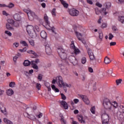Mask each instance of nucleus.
Wrapping results in <instances>:
<instances>
[{
	"label": "nucleus",
	"mask_w": 124,
	"mask_h": 124,
	"mask_svg": "<svg viewBox=\"0 0 124 124\" xmlns=\"http://www.w3.org/2000/svg\"><path fill=\"white\" fill-rule=\"evenodd\" d=\"M103 105L105 109L107 110H111L112 106H113V104H112L111 101L108 98H105L103 100Z\"/></svg>",
	"instance_id": "nucleus-1"
},
{
	"label": "nucleus",
	"mask_w": 124,
	"mask_h": 124,
	"mask_svg": "<svg viewBox=\"0 0 124 124\" xmlns=\"http://www.w3.org/2000/svg\"><path fill=\"white\" fill-rule=\"evenodd\" d=\"M57 83L58 84L59 87L62 88V87H65V83L63 82L62 80V78L61 76H58L56 78Z\"/></svg>",
	"instance_id": "nucleus-2"
},
{
	"label": "nucleus",
	"mask_w": 124,
	"mask_h": 124,
	"mask_svg": "<svg viewBox=\"0 0 124 124\" xmlns=\"http://www.w3.org/2000/svg\"><path fill=\"white\" fill-rule=\"evenodd\" d=\"M102 124H108L109 122V115L107 113H104L102 115Z\"/></svg>",
	"instance_id": "nucleus-3"
},
{
	"label": "nucleus",
	"mask_w": 124,
	"mask_h": 124,
	"mask_svg": "<svg viewBox=\"0 0 124 124\" xmlns=\"http://www.w3.org/2000/svg\"><path fill=\"white\" fill-rule=\"evenodd\" d=\"M95 12L96 15H99V14L101 13V14H104L105 15H107L108 12H106V8H103L102 9V10H98V8H96L95 9Z\"/></svg>",
	"instance_id": "nucleus-4"
},
{
	"label": "nucleus",
	"mask_w": 124,
	"mask_h": 124,
	"mask_svg": "<svg viewBox=\"0 0 124 124\" xmlns=\"http://www.w3.org/2000/svg\"><path fill=\"white\" fill-rule=\"evenodd\" d=\"M69 13L71 16L75 17L79 15V11L75 9H72L69 10Z\"/></svg>",
	"instance_id": "nucleus-5"
},
{
	"label": "nucleus",
	"mask_w": 124,
	"mask_h": 124,
	"mask_svg": "<svg viewBox=\"0 0 124 124\" xmlns=\"http://www.w3.org/2000/svg\"><path fill=\"white\" fill-rule=\"evenodd\" d=\"M68 60L70 62H71V63H73L74 65H76L77 63H78V61H77L76 58L75 57V56H70L68 57Z\"/></svg>",
	"instance_id": "nucleus-6"
},
{
	"label": "nucleus",
	"mask_w": 124,
	"mask_h": 124,
	"mask_svg": "<svg viewBox=\"0 0 124 124\" xmlns=\"http://www.w3.org/2000/svg\"><path fill=\"white\" fill-rule=\"evenodd\" d=\"M75 33L76 34L77 37H78V40L81 41V42L83 43V44H84V45H86V41H85V40H84L83 39H81L82 38V34H81L80 33H79L77 31L75 32Z\"/></svg>",
	"instance_id": "nucleus-7"
},
{
	"label": "nucleus",
	"mask_w": 124,
	"mask_h": 124,
	"mask_svg": "<svg viewBox=\"0 0 124 124\" xmlns=\"http://www.w3.org/2000/svg\"><path fill=\"white\" fill-rule=\"evenodd\" d=\"M28 17L29 20L32 21L34 18H37V16L35 14V13L31 11L28 16Z\"/></svg>",
	"instance_id": "nucleus-8"
},
{
	"label": "nucleus",
	"mask_w": 124,
	"mask_h": 124,
	"mask_svg": "<svg viewBox=\"0 0 124 124\" xmlns=\"http://www.w3.org/2000/svg\"><path fill=\"white\" fill-rule=\"evenodd\" d=\"M46 47V52L47 55H51L52 53V50L51 49V47H50V45L49 44H47L45 46Z\"/></svg>",
	"instance_id": "nucleus-9"
},
{
	"label": "nucleus",
	"mask_w": 124,
	"mask_h": 124,
	"mask_svg": "<svg viewBox=\"0 0 124 124\" xmlns=\"http://www.w3.org/2000/svg\"><path fill=\"white\" fill-rule=\"evenodd\" d=\"M60 117V121L62 124H66V120L64 119V117H63V115H62V113H60L59 114Z\"/></svg>",
	"instance_id": "nucleus-10"
},
{
	"label": "nucleus",
	"mask_w": 124,
	"mask_h": 124,
	"mask_svg": "<svg viewBox=\"0 0 124 124\" xmlns=\"http://www.w3.org/2000/svg\"><path fill=\"white\" fill-rule=\"evenodd\" d=\"M61 69L64 75H67V74H68V70L66 67L62 66L61 68Z\"/></svg>",
	"instance_id": "nucleus-11"
},
{
	"label": "nucleus",
	"mask_w": 124,
	"mask_h": 124,
	"mask_svg": "<svg viewBox=\"0 0 124 124\" xmlns=\"http://www.w3.org/2000/svg\"><path fill=\"white\" fill-rule=\"evenodd\" d=\"M28 33H31L34 31V28L32 25H28L26 28Z\"/></svg>",
	"instance_id": "nucleus-12"
},
{
	"label": "nucleus",
	"mask_w": 124,
	"mask_h": 124,
	"mask_svg": "<svg viewBox=\"0 0 124 124\" xmlns=\"http://www.w3.org/2000/svg\"><path fill=\"white\" fill-rule=\"evenodd\" d=\"M71 47L74 49V52L75 54H76V55H78V53H80V50H79L78 48L76 49V46H75L74 44H72L71 45Z\"/></svg>",
	"instance_id": "nucleus-13"
},
{
	"label": "nucleus",
	"mask_w": 124,
	"mask_h": 124,
	"mask_svg": "<svg viewBox=\"0 0 124 124\" xmlns=\"http://www.w3.org/2000/svg\"><path fill=\"white\" fill-rule=\"evenodd\" d=\"M14 18L16 21H21V16H20V14L16 13L14 15Z\"/></svg>",
	"instance_id": "nucleus-14"
},
{
	"label": "nucleus",
	"mask_w": 124,
	"mask_h": 124,
	"mask_svg": "<svg viewBox=\"0 0 124 124\" xmlns=\"http://www.w3.org/2000/svg\"><path fill=\"white\" fill-rule=\"evenodd\" d=\"M59 56L62 60H66V59H67V55L66 53H62V52H60Z\"/></svg>",
	"instance_id": "nucleus-15"
},
{
	"label": "nucleus",
	"mask_w": 124,
	"mask_h": 124,
	"mask_svg": "<svg viewBox=\"0 0 124 124\" xmlns=\"http://www.w3.org/2000/svg\"><path fill=\"white\" fill-rule=\"evenodd\" d=\"M40 35L42 38L44 39H46L47 38V33L44 31H42L40 33Z\"/></svg>",
	"instance_id": "nucleus-16"
},
{
	"label": "nucleus",
	"mask_w": 124,
	"mask_h": 124,
	"mask_svg": "<svg viewBox=\"0 0 124 124\" xmlns=\"http://www.w3.org/2000/svg\"><path fill=\"white\" fill-rule=\"evenodd\" d=\"M44 18L46 24L50 27V22H49V18L48 17V16H47V15L45 14Z\"/></svg>",
	"instance_id": "nucleus-17"
},
{
	"label": "nucleus",
	"mask_w": 124,
	"mask_h": 124,
	"mask_svg": "<svg viewBox=\"0 0 124 124\" xmlns=\"http://www.w3.org/2000/svg\"><path fill=\"white\" fill-rule=\"evenodd\" d=\"M78 119L79 121V122L81 123V124H85L86 123V121L83 120V116H82L81 114L78 116Z\"/></svg>",
	"instance_id": "nucleus-18"
},
{
	"label": "nucleus",
	"mask_w": 124,
	"mask_h": 124,
	"mask_svg": "<svg viewBox=\"0 0 124 124\" xmlns=\"http://www.w3.org/2000/svg\"><path fill=\"white\" fill-rule=\"evenodd\" d=\"M61 104L62 105L65 109H68V105H67V103L64 101H62L61 102Z\"/></svg>",
	"instance_id": "nucleus-19"
},
{
	"label": "nucleus",
	"mask_w": 124,
	"mask_h": 124,
	"mask_svg": "<svg viewBox=\"0 0 124 124\" xmlns=\"http://www.w3.org/2000/svg\"><path fill=\"white\" fill-rule=\"evenodd\" d=\"M26 115H27V118H29V119H31L32 121H34V120H36L35 116L33 115H31V116L28 113H25V116Z\"/></svg>",
	"instance_id": "nucleus-20"
},
{
	"label": "nucleus",
	"mask_w": 124,
	"mask_h": 124,
	"mask_svg": "<svg viewBox=\"0 0 124 124\" xmlns=\"http://www.w3.org/2000/svg\"><path fill=\"white\" fill-rule=\"evenodd\" d=\"M14 94V92L12 89H9L7 91V94L9 96H11Z\"/></svg>",
	"instance_id": "nucleus-21"
},
{
	"label": "nucleus",
	"mask_w": 124,
	"mask_h": 124,
	"mask_svg": "<svg viewBox=\"0 0 124 124\" xmlns=\"http://www.w3.org/2000/svg\"><path fill=\"white\" fill-rule=\"evenodd\" d=\"M31 64V62L29 60H25L23 62V65H24V66H29Z\"/></svg>",
	"instance_id": "nucleus-22"
},
{
	"label": "nucleus",
	"mask_w": 124,
	"mask_h": 124,
	"mask_svg": "<svg viewBox=\"0 0 124 124\" xmlns=\"http://www.w3.org/2000/svg\"><path fill=\"white\" fill-rule=\"evenodd\" d=\"M30 36L32 38H33L34 37H35L36 36V33H35V31L34 30L33 31H32L30 33H28Z\"/></svg>",
	"instance_id": "nucleus-23"
},
{
	"label": "nucleus",
	"mask_w": 124,
	"mask_h": 124,
	"mask_svg": "<svg viewBox=\"0 0 124 124\" xmlns=\"http://www.w3.org/2000/svg\"><path fill=\"white\" fill-rule=\"evenodd\" d=\"M104 6L106 8V9H109L111 7V3L110 2H106L104 4Z\"/></svg>",
	"instance_id": "nucleus-24"
},
{
	"label": "nucleus",
	"mask_w": 124,
	"mask_h": 124,
	"mask_svg": "<svg viewBox=\"0 0 124 124\" xmlns=\"http://www.w3.org/2000/svg\"><path fill=\"white\" fill-rule=\"evenodd\" d=\"M60 1L65 8H67L68 7V4L65 2V1L63 0H60Z\"/></svg>",
	"instance_id": "nucleus-25"
},
{
	"label": "nucleus",
	"mask_w": 124,
	"mask_h": 124,
	"mask_svg": "<svg viewBox=\"0 0 124 124\" xmlns=\"http://www.w3.org/2000/svg\"><path fill=\"white\" fill-rule=\"evenodd\" d=\"M104 62L106 63V64H108L111 62V61L110 60V59L108 58V57L106 56L104 60Z\"/></svg>",
	"instance_id": "nucleus-26"
},
{
	"label": "nucleus",
	"mask_w": 124,
	"mask_h": 124,
	"mask_svg": "<svg viewBox=\"0 0 124 124\" xmlns=\"http://www.w3.org/2000/svg\"><path fill=\"white\" fill-rule=\"evenodd\" d=\"M51 88H52V90L53 91H54V92H55L56 93H59L60 92V90H59V89L56 88V86H55V85H52L51 86Z\"/></svg>",
	"instance_id": "nucleus-27"
},
{
	"label": "nucleus",
	"mask_w": 124,
	"mask_h": 124,
	"mask_svg": "<svg viewBox=\"0 0 124 124\" xmlns=\"http://www.w3.org/2000/svg\"><path fill=\"white\" fill-rule=\"evenodd\" d=\"M3 121H4V122L5 123V124H13V123H12V122L10 121V120H9L8 119H7L6 118H4Z\"/></svg>",
	"instance_id": "nucleus-28"
},
{
	"label": "nucleus",
	"mask_w": 124,
	"mask_h": 124,
	"mask_svg": "<svg viewBox=\"0 0 124 124\" xmlns=\"http://www.w3.org/2000/svg\"><path fill=\"white\" fill-rule=\"evenodd\" d=\"M1 112L4 114V115H6V108L4 107H0Z\"/></svg>",
	"instance_id": "nucleus-29"
},
{
	"label": "nucleus",
	"mask_w": 124,
	"mask_h": 124,
	"mask_svg": "<svg viewBox=\"0 0 124 124\" xmlns=\"http://www.w3.org/2000/svg\"><path fill=\"white\" fill-rule=\"evenodd\" d=\"M118 20L122 24H124V16H118Z\"/></svg>",
	"instance_id": "nucleus-30"
},
{
	"label": "nucleus",
	"mask_w": 124,
	"mask_h": 124,
	"mask_svg": "<svg viewBox=\"0 0 124 124\" xmlns=\"http://www.w3.org/2000/svg\"><path fill=\"white\" fill-rule=\"evenodd\" d=\"M83 101L87 105H89V104H90V100H89V99L88 98V97H87V96H85V98L83 99Z\"/></svg>",
	"instance_id": "nucleus-31"
},
{
	"label": "nucleus",
	"mask_w": 124,
	"mask_h": 124,
	"mask_svg": "<svg viewBox=\"0 0 124 124\" xmlns=\"http://www.w3.org/2000/svg\"><path fill=\"white\" fill-rule=\"evenodd\" d=\"M31 65L34 69H36V70L38 69V66L36 64H34V62H31Z\"/></svg>",
	"instance_id": "nucleus-32"
},
{
	"label": "nucleus",
	"mask_w": 124,
	"mask_h": 124,
	"mask_svg": "<svg viewBox=\"0 0 124 124\" xmlns=\"http://www.w3.org/2000/svg\"><path fill=\"white\" fill-rule=\"evenodd\" d=\"M20 44H22V46H25V47H28L29 45L27 43V42L25 41H21Z\"/></svg>",
	"instance_id": "nucleus-33"
},
{
	"label": "nucleus",
	"mask_w": 124,
	"mask_h": 124,
	"mask_svg": "<svg viewBox=\"0 0 124 124\" xmlns=\"http://www.w3.org/2000/svg\"><path fill=\"white\" fill-rule=\"evenodd\" d=\"M58 52L59 55H60V53H65L64 52V49H63L62 47L58 48Z\"/></svg>",
	"instance_id": "nucleus-34"
},
{
	"label": "nucleus",
	"mask_w": 124,
	"mask_h": 124,
	"mask_svg": "<svg viewBox=\"0 0 124 124\" xmlns=\"http://www.w3.org/2000/svg\"><path fill=\"white\" fill-rule=\"evenodd\" d=\"M99 38L100 41H102V40L103 38V33H102V31L99 32Z\"/></svg>",
	"instance_id": "nucleus-35"
},
{
	"label": "nucleus",
	"mask_w": 124,
	"mask_h": 124,
	"mask_svg": "<svg viewBox=\"0 0 124 124\" xmlns=\"http://www.w3.org/2000/svg\"><path fill=\"white\" fill-rule=\"evenodd\" d=\"M6 29H7V30H11V31H12V30H14V29H13V28H12V27H11V26H10V24H9V23H8V24H7L6 25Z\"/></svg>",
	"instance_id": "nucleus-36"
},
{
	"label": "nucleus",
	"mask_w": 124,
	"mask_h": 124,
	"mask_svg": "<svg viewBox=\"0 0 124 124\" xmlns=\"http://www.w3.org/2000/svg\"><path fill=\"white\" fill-rule=\"evenodd\" d=\"M86 62H87V59L86 57H83L81 59V63H82V64H85Z\"/></svg>",
	"instance_id": "nucleus-37"
},
{
	"label": "nucleus",
	"mask_w": 124,
	"mask_h": 124,
	"mask_svg": "<svg viewBox=\"0 0 124 124\" xmlns=\"http://www.w3.org/2000/svg\"><path fill=\"white\" fill-rule=\"evenodd\" d=\"M31 62H34V64H37V63L40 62V61H39V59H37L35 61H32Z\"/></svg>",
	"instance_id": "nucleus-38"
},
{
	"label": "nucleus",
	"mask_w": 124,
	"mask_h": 124,
	"mask_svg": "<svg viewBox=\"0 0 124 124\" xmlns=\"http://www.w3.org/2000/svg\"><path fill=\"white\" fill-rule=\"evenodd\" d=\"M15 82H11L10 83L9 87L10 88H14L15 87Z\"/></svg>",
	"instance_id": "nucleus-39"
},
{
	"label": "nucleus",
	"mask_w": 124,
	"mask_h": 124,
	"mask_svg": "<svg viewBox=\"0 0 124 124\" xmlns=\"http://www.w3.org/2000/svg\"><path fill=\"white\" fill-rule=\"evenodd\" d=\"M91 111L92 114H95V107H93L91 108Z\"/></svg>",
	"instance_id": "nucleus-40"
},
{
	"label": "nucleus",
	"mask_w": 124,
	"mask_h": 124,
	"mask_svg": "<svg viewBox=\"0 0 124 124\" xmlns=\"http://www.w3.org/2000/svg\"><path fill=\"white\" fill-rule=\"evenodd\" d=\"M122 81H123V80L122 79H117L116 80V84L117 85V86H119V85H120V84H121V83H122Z\"/></svg>",
	"instance_id": "nucleus-41"
},
{
	"label": "nucleus",
	"mask_w": 124,
	"mask_h": 124,
	"mask_svg": "<svg viewBox=\"0 0 124 124\" xmlns=\"http://www.w3.org/2000/svg\"><path fill=\"white\" fill-rule=\"evenodd\" d=\"M51 14L52 16H56V8H54L51 11Z\"/></svg>",
	"instance_id": "nucleus-42"
},
{
	"label": "nucleus",
	"mask_w": 124,
	"mask_h": 124,
	"mask_svg": "<svg viewBox=\"0 0 124 124\" xmlns=\"http://www.w3.org/2000/svg\"><path fill=\"white\" fill-rule=\"evenodd\" d=\"M85 46L86 47L87 50H88V55L90 54H92L93 53V51H92V49L91 48H88V46L86 45Z\"/></svg>",
	"instance_id": "nucleus-43"
},
{
	"label": "nucleus",
	"mask_w": 124,
	"mask_h": 124,
	"mask_svg": "<svg viewBox=\"0 0 124 124\" xmlns=\"http://www.w3.org/2000/svg\"><path fill=\"white\" fill-rule=\"evenodd\" d=\"M5 33H6V34H7L8 36H11L12 35V33H11V32L8 31H5Z\"/></svg>",
	"instance_id": "nucleus-44"
},
{
	"label": "nucleus",
	"mask_w": 124,
	"mask_h": 124,
	"mask_svg": "<svg viewBox=\"0 0 124 124\" xmlns=\"http://www.w3.org/2000/svg\"><path fill=\"white\" fill-rule=\"evenodd\" d=\"M29 42L31 46H34V41L33 40H29Z\"/></svg>",
	"instance_id": "nucleus-45"
},
{
	"label": "nucleus",
	"mask_w": 124,
	"mask_h": 124,
	"mask_svg": "<svg viewBox=\"0 0 124 124\" xmlns=\"http://www.w3.org/2000/svg\"><path fill=\"white\" fill-rule=\"evenodd\" d=\"M61 95L62 96V99H63V100H65V99H66V96H65V95H64V94L62 93L61 94Z\"/></svg>",
	"instance_id": "nucleus-46"
},
{
	"label": "nucleus",
	"mask_w": 124,
	"mask_h": 124,
	"mask_svg": "<svg viewBox=\"0 0 124 124\" xmlns=\"http://www.w3.org/2000/svg\"><path fill=\"white\" fill-rule=\"evenodd\" d=\"M6 7H8L9 8H12V7H14V4L11 3L8 6H6Z\"/></svg>",
	"instance_id": "nucleus-47"
},
{
	"label": "nucleus",
	"mask_w": 124,
	"mask_h": 124,
	"mask_svg": "<svg viewBox=\"0 0 124 124\" xmlns=\"http://www.w3.org/2000/svg\"><path fill=\"white\" fill-rule=\"evenodd\" d=\"M19 51L21 52V53H23L24 52H26L27 51V47H24L22 49H19Z\"/></svg>",
	"instance_id": "nucleus-48"
},
{
	"label": "nucleus",
	"mask_w": 124,
	"mask_h": 124,
	"mask_svg": "<svg viewBox=\"0 0 124 124\" xmlns=\"http://www.w3.org/2000/svg\"><path fill=\"white\" fill-rule=\"evenodd\" d=\"M36 88L38 90H40V88H41V85L39 83H37L36 85Z\"/></svg>",
	"instance_id": "nucleus-49"
},
{
	"label": "nucleus",
	"mask_w": 124,
	"mask_h": 124,
	"mask_svg": "<svg viewBox=\"0 0 124 124\" xmlns=\"http://www.w3.org/2000/svg\"><path fill=\"white\" fill-rule=\"evenodd\" d=\"M89 58L91 61H93V60H95V61H96V59H95V58L94 57V55L89 56Z\"/></svg>",
	"instance_id": "nucleus-50"
},
{
	"label": "nucleus",
	"mask_w": 124,
	"mask_h": 124,
	"mask_svg": "<svg viewBox=\"0 0 124 124\" xmlns=\"http://www.w3.org/2000/svg\"><path fill=\"white\" fill-rule=\"evenodd\" d=\"M114 38V35H113V34H112V33H109L108 39L109 40H112V38Z\"/></svg>",
	"instance_id": "nucleus-51"
},
{
	"label": "nucleus",
	"mask_w": 124,
	"mask_h": 124,
	"mask_svg": "<svg viewBox=\"0 0 124 124\" xmlns=\"http://www.w3.org/2000/svg\"><path fill=\"white\" fill-rule=\"evenodd\" d=\"M23 11H24V12L27 13L28 16H29V15H30V13H31V11H30L26 9H24Z\"/></svg>",
	"instance_id": "nucleus-52"
},
{
	"label": "nucleus",
	"mask_w": 124,
	"mask_h": 124,
	"mask_svg": "<svg viewBox=\"0 0 124 124\" xmlns=\"http://www.w3.org/2000/svg\"><path fill=\"white\" fill-rule=\"evenodd\" d=\"M8 23H9V24H12L14 23V21L13 19H10L8 20Z\"/></svg>",
	"instance_id": "nucleus-53"
},
{
	"label": "nucleus",
	"mask_w": 124,
	"mask_h": 124,
	"mask_svg": "<svg viewBox=\"0 0 124 124\" xmlns=\"http://www.w3.org/2000/svg\"><path fill=\"white\" fill-rule=\"evenodd\" d=\"M112 29L113 31H118V29H117V27L113 26L112 27Z\"/></svg>",
	"instance_id": "nucleus-54"
},
{
	"label": "nucleus",
	"mask_w": 124,
	"mask_h": 124,
	"mask_svg": "<svg viewBox=\"0 0 124 124\" xmlns=\"http://www.w3.org/2000/svg\"><path fill=\"white\" fill-rule=\"evenodd\" d=\"M113 103L114 104V105H113V107H114V108H118V104H117V102L114 101Z\"/></svg>",
	"instance_id": "nucleus-55"
},
{
	"label": "nucleus",
	"mask_w": 124,
	"mask_h": 124,
	"mask_svg": "<svg viewBox=\"0 0 124 124\" xmlns=\"http://www.w3.org/2000/svg\"><path fill=\"white\" fill-rule=\"evenodd\" d=\"M95 5L96 6H98V7H100V8L102 7V5L99 3V2L96 3Z\"/></svg>",
	"instance_id": "nucleus-56"
},
{
	"label": "nucleus",
	"mask_w": 124,
	"mask_h": 124,
	"mask_svg": "<svg viewBox=\"0 0 124 124\" xmlns=\"http://www.w3.org/2000/svg\"><path fill=\"white\" fill-rule=\"evenodd\" d=\"M116 42H111L110 43V46H115L116 45Z\"/></svg>",
	"instance_id": "nucleus-57"
},
{
	"label": "nucleus",
	"mask_w": 124,
	"mask_h": 124,
	"mask_svg": "<svg viewBox=\"0 0 124 124\" xmlns=\"http://www.w3.org/2000/svg\"><path fill=\"white\" fill-rule=\"evenodd\" d=\"M107 27V24L106 23H103L101 26V28H102V29H104V28H106Z\"/></svg>",
	"instance_id": "nucleus-58"
},
{
	"label": "nucleus",
	"mask_w": 124,
	"mask_h": 124,
	"mask_svg": "<svg viewBox=\"0 0 124 124\" xmlns=\"http://www.w3.org/2000/svg\"><path fill=\"white\" fill-rule=\"evenodd\" d=\"M88 70L89 72H91V73H93V68L92 67H89Z\"/></svg>",
	"instance_id": "nucleus-59"
},
{
	"label": "nucleus",
	"mask_w": 124,
	"mask_h": 124,
	"mask_svg": "<svg viewBox=\"0 0 124 124\" xmlns=\"http://www.w3.org/2000/svg\"><path fill=\"white\" fill-rule=\"evenodd\" d=\"M87 2L89 3V4L92 5L93 3L92 0H87Z\"/></svg>",
	"instance_id": "nucleus-60"
},
{
	"label": "nucleus",
	"mask_w": 124,
	"mask_h": 124,
	"mask_svg": "<svg viewBox=\"0 0 124 124\" xmlns=\"http://www.w3.org/2000/svg\"><path fill=\"white\" fill-rule=\"evenodd\" d=\"M38 79L39 81H41V80H42V76H41V74H39L38 75Z\"/></svg>",
	"instance_id": "nucleus-61"
},
{
	"label": "nucleus",
	"mask_w": 124,
	"mask_h": 124,
	"mask_svg": "<svg viewBox=\"0 0 124 124\" xmlns=\"http://www.w3.org/2000/svg\"><path fill=\"white\" fill-rule=\"evenodd\" d=\"M74 102H75L76 104H77V103L79 102V100L78 99H74Z\"/></svg>",
	"instance_id": "nucleus-62"
},
{
	"label": "nucleus",
	"mask_w": 124,
	"mask_h": 124,
	"mask_svg": "<svg viewBox=\"0 0 124 124\" xmlns=\"http://www.w3.org/2000/svg\"><path fill=\"white\" fill-rule=\"evenodd\" d=\"M17 59H18V57H17V56L14 57L13 61H14V62H16L17 61Z\"/></svg>",
	"instance_id": "nucleus-63"
},
{
	"label": "nucleus",
	"mask_w": 124,
	"mask_h": 124,
	"mask_svg": "<svg viewBox=\"0 0 124 124\" xmlns=\"http://www.w3.org/2000/svg\"><path fill=\"white\" fill-rule=\"evenodd\" d=\"M35 29L37 31H39V27H38L37 26H35Z\"/></svg>",
	"instance_id": "nucleus-64"
}]
</instances>
